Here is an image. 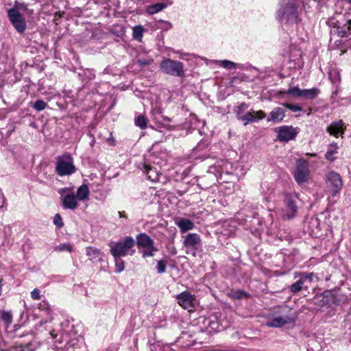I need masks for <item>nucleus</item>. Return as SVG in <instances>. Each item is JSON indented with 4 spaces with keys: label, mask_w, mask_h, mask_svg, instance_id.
Here are the masks:
<instances>
[{
    "label": "nucleus",
    "mask_w": 351,
    "mask_h": 351,
    "mask_svg": "<svg viewBox=\"0 0 351 351\" xmlns=\"http://www.w3.org/2000/svg\"><path fill=\"white\" fill-rule=\"evenodd\" d=\"M76 170L71 154L66 153L56 158V172L60 176H70Z\"/></svg>",
    "instance_id": "obj_3"
},
{
    "label": "nucleus",
    "mask_w": 351,
    "mask_h": 351,
    "mask_svg": "<svg viewBox=\"0 0 351 351\" xmlns=\"http://www.w3.org/2000/svg\"><path fill=\"white\" fill-rule=\"evenodd\" d=\"M320 90L317 88L303 89L302 97L307 99H313L319 94Z\"/></svg>",
    "instance_id": "obj_25"
},
{
    "label": "nucleus",
    "mask_w": 351,
    "mask_h": 351,
    "mask_svg": "<svg viewBox=\"0 0 351 351\" xmlns=\"http://www.w3.org/2000/svg\"><path fill=\"white\" fill-rule=\"evenodd\" d=\"M172 254H176V250H173V252H171Z\"/></svg>",
    "instance_id": "obj_50"
},
{
    "label": "nucleus",
    "mask_w": 351,
    "mask_h": 351,
    "mask_svg": "<svg viewBox=\"0 0 351 351\" xmlns=\"http://www.w3.org/2000/svg\"><path fill=\"white\" fill-rule=\"evenodd\" d=\"M287 323V320L286 317H276L271 319V320L268 321L266 323V325L268 327H273V328H278L281 327L283 325L286 324Z\"/></svg>",
    "instance_id": "obj_23"
},
{
    "label": "nucleus",
    "mask_w": 351,
    "mask_h": 351,
    "mask_svg": "<svg viewBox=\"0 0 351 351\" xmlns=\"http://www.w3.org/2000/svg\"><path fill=\"white\" fill-rule=\"evenodd\" d=\"M231 295L234 299H241L247 295V293L241 290L232 291Z\"/></svg>",
    "instance_id": "obj_41"
},
{
    "label": "nucleus",
    "mask_w": 351,
    "mask_h": 351,
    "mask_svg": "<svg viewBox=\"0 0 351 351\" xmlns=\"http://www.w3.org/2000/svg\"><path fill=\"white\" fill-rule=\"evenodd\" d=\"M338 147L336 143L330 144L328 148V150L325 154V157L328 160L330 161H334L336 158L334 156V155L337 152Z\"/></svg>",
    "instance_id": "obj_26"
},
{
    "label": "nucleus",
    "mask_w": 351,
    "mask_h": 351,
    "mask_svg": "<svg viewBox=\"0 0 351 351\" xmlns=\"http://www.w3.org/2000/svg\"><path fill=\"white\" fill-rule=\"evenodd\" d=\"M302 12L300 0H282L278 3L276 18L282 23L298 24L302 21Z\"/></svg>",
    "instance_id": "obj_1"
},
{
    "label": "nucleus",
    "mask_w": 351,
    "mask_h": 351,
    "mask_svg": "<svg viewBox=\"0 0 351 351\" xmlns=\"http://www.w3.org/2000/svg\"><path fill=\"white\" fill-rule=\"evenodd\" d=\"M154 60L152 59L145 60V59H138V63L141 67H145V66L150 65Z\"/></svg>",
    "instance_id": "obj_45"
},
{
    "label": "nucleus",
    "mask_w": 351,
    "mask_h": 351,
    "mask_svg": "<svg viewBox=\"0 0 351 351\" xmlns=\"http://www.w3.org/2000/svg\"><path fill=\"white\" fill-rule=\"evenodd\" d=\"M220 62L221 66L225 69H234L236 68V64L232 61L224 60L220 61Z\"/></svg>",
    "instance_id": "obj_36"
},
{
    "label": "nucleus",
    "mask_w": 351,
    "mask_h": 351,
    "mask_svg": "<svg viewBox=\"0 0 351 351\" xmlns=\"http://www.w3.org/2000/svg\"><path fill=\"white\" fill-rule=\"evenodd\" d=\"M167 263L164 260L158 261L156 265L157 272L163 274L166 271Z\"/></svg>",
    "instance_id": "obj_35"
},
{
    "label": "nucleus",
    "mask_w": 351,
    "mask_h": 351,
    "mask_svg": "<svg viewBox=\"0 0 351 351\" xmlns=\"http://www.w3.org/2000/svg\"><path fill=\"white\" fill-rule=\"evenodd\" d=\"M308 163L302 159L298 160L295 164L294 178L298 184L306 182L308 180Z\"/></svg>",
    "instance_id": "obj_8"
},
{
    "label": "nucleus",
    "mask_w": 351,
    "mask_h": 351,
    "mask_svg": "<svg viewBox=\"0 0 351 351\" xmlns=\"http://www.w3.org/2000/svg\"><path fill=\"white\" fill-rule=\"evenodd\" d=\"M134 252H135V250H131V253H130V254L133 255Z\"/></svg>",
    "instance_id": "obj_49"
},
{
    "label": "nucleus",
    "mask_w": 351,
    "mask_h": 351,
    "mask_svg": "<svg viewBox=\"0 0 351 351\" xmlns=\"http://www.w3.org/2000/svg\"><path fill=\"white\" fill-rule=\"evenodd\" d=\"M178 303L184 309L189 311L194 308L195 298L193 295L187 291H184L177 295Z\"/></svg>",
    "instance_id": "obj_12"
},
{
    "label": "nucleus",
    "mask_w": 351,
    "mask_h": 351,
    "mask_svg": "<svg viewBox=\"0 0 351 351\" xmlns=\"http://www.w3.org/2000/svg\"><path fill=\"white\" fill-rule=\"evenodd\" d=\"M343 125L342 121L334 122L331 125L327 128V132L331 135L337 136L340 132L341 134L343 133Z\"/></svg>",
    "instance_id": "obj_21"
},
{
    "label": "nucleus",
    "mask_w": 351,
    "mask_h": 351,
    "mask_svg": "<svg viewBox=\"0 0 351 351\" xmlns=\"http://www.w3.org/2000/svg\"><path fill=\"white\" fill-rule=\"evenodd\" d=\"M298 197L295 195H287L285 202V216L288 219L294 217L298 212Z\"/></svg>",
    "instance_id": "obj_10"
},
{
    "label": "nucleus",
    "mask_w": 351,
    "mask_h": 351,
    "mask_svg": "<svg viewBox=\"0 0 351 351\" xmlns=\"http://www.w3.org/2000/svg\"><path fill=\"white\" fill-rule=\"evenodd\" d=\"M86 254L89 257V259L92 261H102L103 255L102 252L94 247H87L86 248Z\"/></svg>",
    "instance_id": "obj_20"
},
{
    "label": "nucleus",
    "mask_w": 351,
    "mask_h": 351,
    "mask_svg": "<svg viewBox=\"0 0 351 351\" xmlns=\"http://www.w3.org/2000/svg\"><path fill=\"white\" fill-rule=\"evenodd\" d=\"M136 245L138 248H147L154 245V240L145 233L138 234L136 237Z\"/></svg>",
    "instance_id": "obj_16"
},
{
    "label": "nucleus",
    "mask_w": 351,
    "mask_h": 351,
    "mask_svg": "<svg viewBox=\"0 0 351 351\" xmlns=\"http://www.w3.org/2000/svg\"><path fill=\"white\" fill-rule=\"evenodd\" d=\"M77 199L73 194H67L62 199L64 209L75 210L78 207Z\"/></svg>",
    "instance_id": "obj_17"
},
{
    "label": "nucleus",
    "mask_w": 351,
    "mask_h": 351,
    "mask_svg": "<svg viewBox=\"0 0 351 351\" xmlns=\"http://www.w3.org/2000/svg\"><path fill=\"white\" fill-rule=\"evenodd\" d=\"M313 273L295 272L294 278L297 280L289 287L293 294H296L302 290H307L313 282Z\"/></svg>",
    "instance_id": "obj_4"
},
{
    "label": "nucleus",
    "mask_w": 351,
    "mask_h": 351,
    "mask_svg": "<svg viewBox=\"0 0 351 351\" xmlns=\"http://www.w3.org/2000/svg\"><path fill=\"white\" fill-rule=\"evenodd\" d=\"M134 245L135 241L130 236L124 237L120 241H111L109 243L110 252L114 258L125 256Z\"/></svg>",
    "instance_id": "obj_2"
},
{
    "label": "nucleus",
    "mask_w": 351,
    "mask_h": 351,
    "mask_svg": "<svg viewBox=\"0 0 351 351\" xmlns=\"http://www.w3.org/2000/svg\"><path fill=\"white\" fill-rule=\"evenodd\" d=\"M31 297L33 300H39L40 298V290L38 289H34L31 292Z\"/></svg>",
    "instance_id": "obj_46"
},
{
    "label": "nucleus",
    "mask_w": 351,
    "mask_h": 351,
    "mask_svg": "<svg viewBox=\"0 0 351 351\" xmlns=\"http://www.w3.org/2000/svg\"><path fill=\"white\" fill-rule=\"evenodd\" d=\"M325 180L329 193L332 197H335L343 187L341 176L338 173L330 171L326 174Z\"/></svg>",
    "instance_id": "obj_6"
},
{
    "label": "nucleus",
    "mask_w": 351,
    "mask_h": 351,
    "mask_svg": "<svg viewBox=\"0 0 351 351\" xmlns=\"http://www.w3.org/2000/svg\"><path fill=\"white\" fill-rule=\"evenodd\" d=\"M348 1H349V2L351 3V0H348Z\"/></svg>",
    "instance_id": "obj_53"
},
{
    "label": "nucleus",
    "mask_w": 351,
    "mask_h": 351,
    "mask_svg": "<svg viewBox=\"0 0 351 351\" xmlns=\"http://www.w3.org/2000/svg\"><path fill=\"white\" fill-rule=\"evenodd\" d=\"M8 16L16 30L20 34L24 33L27 25L22 14L16 9H10L8 10Z\"/></svg>",
    "instance_id": "obj_9"
},
{
    "label": "nucleus",
    "mask_w": 351,
    "mask_h": 351,
    "mask_svg": "<svg viewBox=\"0 0 351 351\" xmlns=\"http://www.w3.org/2000/svg\"><path fill=\"white\" fill-rule=\"evenodd\" d=\"M167 8V5L163 3H157L151 5H149L146 8V11L149 14H156Z\"/></svg>",
    "instance_id": "obj_24"
},
{
    "label": "nucleus",
    "mask_w": 351,
    "mask_h": 351,
    "mask_svg": "<svg viewBox=\"0 0 351 351\" xmlns=\"http://www.w3.org/2000/svg\"><path fill=\"white\" fill-rule=\"evenodd\" d=\"M330 296L331 297V299H333L334 297H333V295H332L330 293V292L329 291H325L324 295H322L321 297L322 298V299L321 300V301L322 302V303L324 304H329L330 302H332L334 304H336L335 301L334 300H332V301H331L328 297Z\"/></svg>",
    "instance_id": "obj_34"
},
{
    "label": "nucleus",
    "mask_w": 351,
    "mask_h": 351,
    "mask_svg": "<svg viewBox=\"0 0 351 351\" xmlns=\"http://www.w3.org/2000/svg\"><path fill=\"white\" fill-rule=\"evenodd\" d=\"M39 309L42 311H45L46 313L49 315L51 312V308L49 306V304L47 302L43 301L39 305Z\"/></svg>",
    "instance_id": "obj_42"
},
{
    "label": "nucleus",
    "mask_w": 351,
    "mask_h": 351,
    "mask_svg": "<svg viewBox=\"0 0 351 351\" xmlns=\"http://www.w3.org/2000/svg\"><path fill=\"white\" fill-rule=\"evenodd\" d=\"M298 133V131L296 128L292 126L284 125L279 128L278 138L281 142H288L291 140H293Z\"/></svg>",
    "instance_id": "obj_11"
},
{
    "label": "nucleus",
    "mask_w": 351,
    "mask_h": 351,
    "mask_svg": "<svg viewBox=\"0 0 351 351\" xmlns=\"http://www.w3.org/2000/svg\"><path fill=\"white\" fill-rule=\"evenodd\" d=\"M144 30V28L141 25L134 27L132 29L133 38L137 40H141Z\"/></svg>",
    "instance_id": "obj_27"
},
{
    "label": "nucleus",
    "mask_w": 351,
    "mask_h": 351,
    "mask_svg": "<svg viewBox=\"0 0 351 351\" xmlns=\"http://www.w3.org/2000/svg\"><path fill=\"white\" fill-rule=\"evenodd\" d=\"M90 191L86 184L81 185L77 190L75 197L77 200L84 201L88 199Z\"/></svg>",
    "instance_id": "obj_22"
},
{
    "label": "nucleus",
    "mask_w": 351,
    "mask_h": 351,
    "mask_svg": "<svg viewBox=\"0 0 351 351\" xmlns=\"http://www.w3.org/2000/svg\"><path fill=\"white\" fill-rule=\"evenodd\" d=\"M51 335L54 337L53 332H50Z\"/></svg>",
    "instance_id": "obj_52"
},
{
    "label": "nucleus",
    "mask_w": 351,
    "mask_h": 351,
    "mask_svg": "<svg viewBox=\"0 0 351 351\" xmlns=\"http://www.w3.org/2000/svg\"><path fill=\"white\" fill-rule=\"evenodd\" d=\"M121 258V257L114 258L116 273H121L125 269V262Z\"/></svg>",
    "instance_id": "obj_31"
},
{
    "label": "nucleus",
    "mask_w": 351,
    "mask_h": 351,
    "mask_svg": "<svg viewBox=\"0 0 351 351\" xmlns=\"http://www.w3.org/2000/svg\"><path fill=\"white\" fill-rule=\"evenodd\" d=\"M188 337V335H187L186 334L183 333V334L182 335V336L179 337V339H178V341H177V342L179 343V345H180V346H182V347H190V346H193V341H190L189 343H184L183 340H184L186 337Z\"/></svg>",
    "instance_id": "obj_37"
},
{
    "label": "nucleus",
    "mask_w": 351,
    "mask_h": 351,
    "mask_svg": "<svg viewBox=\"0 0 351 351\" xmlns=\"http://www.w3.org/2000/svg\"><path fill=\"white\" fill-rule=\"evenodd\" d=\"M1 318L5 322L8 324H10L12 322V315L10 312L8 311H3Z\"/></svg>",
    "instance_id": "obj_39"
},
{
    "label": "nucleus",
    "mask_w": 351,
    "mask_h": 351,
    "mask_svg": "<svg viewBox=\"0 0 351 351\" xmlns=\"http://www.w3.org/2000/svg\"><path fill=\"white\" fill-rule=\"evenodd\" d=\"M137 1H139V2H143V1H144V0H137Z\"/></svg>",
    "instance_id": "obj_51"
},
{
    "label": "nucleus",
    "mask_w": 351,
    "mask_h": 351,
    "mask_svg": "<svg viewBox=\"0 0 351 351\" xmlns=\"http://www.w3.org/2000/svg\"><path fill=\"white\" fill-rule=\"evenodd\" d=\"M159 350L175 351V350L172 348V346H171V345H165L162 347V348H160Z\"/></svg>",
    "instance_id": "obj_47"
},
{
    "label": "nucleus",
    "mask_w": 351,
    "mask_h": 351,
    "mask_svg": "<svg viewBox=\"0 0 351 351\" xmlns=\"http://www.w3.org/2000/svg\"><path fill=\"white\" fill-rule=\"evenodd\" d=\"M202 239L200 236L196 233H189L183 241V245L186 247L193 250H198L201 246Z\"/></svg>",
    "instance_id": "obj_14"
},
{
    "label": "nucleus",
    "mask_w": 351,
    "mask_h": 351,
    "mask_svg": "<svg viewBox=\"0 0 351 351\" xmlns=\"http://www.w3.org/2000/svg\"><path fill=\"white\" fill-rule=\"evenodd\" d=\"M265 117V113L263 110L256 112H248L245 114L239 116L238 119L243 121V125H247L250 123L255 122L258 120L263 119Z\"/></svg>",
    "instance_id": "obj_13"
},
{
    "label": "nucleus",
    "mask_w": 351,
    "mask_h": 351,
    "mask_svg": "<svg viewBox=\"0 0 351 351\" xmlns=\"http://www.w3.org/2000/svg\"><path fill=\"white\" fill-rule=\"evenodd\" d=\"M118 214H119V217H120L121 218V217H123V218H126V217H126V215H125V212H120V211H119V212H118Z\"/></svg>",
    "instance_id": "obj_48"
},
{
    "label": "nucleus",
    "mask_w": 351,
    "mask_h": 351,
    "mask_svg": "<svg viewBox=\"0 0 351 351\" xmlns=\"http://www.w3.org/2000/svg\"><path fill=\"white\" fill-rule=\"evenodd\" d=\"M143 171L146 174L147 180L156 182L160 180L161 173L156 167L152 166L149 164L145 162L143 165Z\"/></svg>",
    "instance_id": "obj_15"
},
{
    "label": "nucleus",
    "mask_w": 351,
    "mask_h": 351,
    "mask_svg": "<svg viewBox=\"0 0 351 351\" xmlns=\"http://www.w3.org/2000/svg\"><path fill=\"white\" fill-rule=\"evenodd\" d=\"M248 108V106L243 102L241 103L237 108V110H236V113H237V118L239 117V116H242L241 114L244 112V110L245 109H247Z\"/></svg>",
    "instance_id": "obj_43"
},
{
    "label": "nucleus",
    "mask_w": 351,
    "mask_h": 351,
    "mask_svg": "<svg viewBox=\"0 0 351 351\" xmlns=\"http://www.w3.org/2000/svg\"><path fill=\"white\" fill-rule=\"evenodd\" d=\"M135 125L143 130L147 128V121L146 118L141 114L137 116L134 119Z\"/></svg>",
    "instance_id": "obj_28"
},
{
    "label": "nucleus",
    "mask_w": 351,
    "mask_h": 351,
    "mask_svg": "<svg viewBox=\"0 0 351 351\" xmlns=\"http://www.w3.org/2000/svg\"><path fill=\"white\" fill-rule=\"evenodd\" d=\"M285 93L293 97H302L303 89H300L298 86H293L289 88Z\"/></svg>",
    "instance_id": "obj_29"
},
{
    "label": "nucleus",
    "mask_w": 351,
    "mask_h": 351,
    "mask_svg": "<svg viewBox=\"0 0 351 351\" xmlns=\"http://www.w3.org/2000/svg\"><path fill=\"white\" fill-rule=\"evenodd\" d=\"M73 250V247L70 243H62L55 247L54 250L57 252L67 251L71 252Z\"/></svg>",
    "instance_id": "obj_33"
},
{
    "label": "nucleus",
    "mask_w": 351,
    "mask_h": 351,
    "mask_svg": "<svg viewBox=\"0 0 351 351\" xmlns=\"http://www.w3.org/2000/svg\"><path fill=\"white\" fill-rule=\"evenodd\" d=\"M283 105L294 112H300L302 110V107L297 104H283Z\"/></svg>",
    "instance_id": "obj_40"
},
{
    "label": "nucleus",
    "mask_w": 351,
    "mask_h": 351,
    "mask_svg": "<svg viewBox=\"0 0 351 351\" xmlns=\"http://www.w3.org/2000/svg\"><path fill=\"white\" fill-rule=\"evenodd\" d=\"M329 23L333 25V34H337L340 38L348 37L351 36V18L343 16L342 20H333Z\"/></svg>",
    "instance_id": "obj_7"
},
{
    "label": "nucleus",
    "mask_w": 351,
    "mask_h": 351,
    "mask_svg": "<svg viewBox=\"0 0 351 351\" xmlns=\"http://www.w3.org/2000/svg\"><path fill=\"white\" fill-rule=\"evenodd\" d=\"M158 249L154 246V245L144 248V250L142 251V256L143 258L146 257H153L156 252H158Z\"/></svg>",
    "instance_id": "obj_30"
},
{
    "label": "nucleus",
    "mask_w": 351,
    "mask_h": 351,
    "mask_svg": "<svg viewBox=\"0 0 351 351\" xmlns=\"http://www.w3.org/2000/svg\"><path fill=\"white\" fill-rule=\"evenodd\" d=\"M47 104L42 99L36 100L32 105V107L37 111H41L46 108Z\"/></svg>",
    "instance_id": "obj_32"
},
{
    "label": "nucleus",
    "mask_w": 351,
    "mask_h": 351,
    "mask_svg": "<svg viewBox=\"0 0 351 351\" xmlns=\"http://www.w3.org/2000/svg\"><path fill=\"white\" fill-rule=\"evenodd\" d=\"M161 71L167 75L182 77L184 76V64L170 58L163 60L160 63Z\"/></svg>",
    "instance_id": "obj_5"
},
{
    "label": "nucleus",
    "mask_w": 351,
    "mask_h": 351,
    "mask_svg": "<svg viewBox=\"0 0 351 351\" xmlns=\"http://www.w3.org/2000/svg\"><path fill=\"white\" fill-rule=\"evenodd\" d=\"M285 110L281 108H274L270 112L269 117L267 119V121L268 122L280 123L283 120L285 116Z\"/></svg>",
    "instance_id": "obj_19"
},
{
    "label": "nucleus",
    "mask_w": 351,
    "mask_h": 351,
    "mask_svg": "<svg viewBox=\"0 0 351 351\" xmlns=\"http://www.w3.org/2000/svg\"><path fill=\"white\" fill-rule=\"evenodd\" d=\"M53 223L58 228L63 227L64 223L62 221V218L60 214L57 213L55 215V216L53 217Z\"/></svg>",
    "instance_id": "obj_38"
},
{
    "label": "nucleus",
    "mask_w": 351,
    "mask_h": 351,
    "mask_svg": "<svg viewBox=\"0 0 351 351\" xmlns=\"http://www.w3.org/2000/svg\"><path fill=\"white\" fill-rule=\"evenodd\" d=\"M12 9H16L18 11L19 10H23V11H27V5L23 3H19L18 1H16L14 7Z\"/></svg>",
    "instance_id": "obj_44"
},
{
    "label": "nucleus",
    "mask_w": 351,
    "mask_h": 351,
    "mask_svg": "<svg viewBox=\"0 0 351 351\" xmlns=\"http://www.w3.org/2000/svg\"><path fill=\"white\" fill-rule=\"evenodd\" d=\"M175 223L182 232H186L193 230L195 227L194 223L191 220L186 218H177L175 220Z\"/></svg>",
    "instance_id": "obj_18"
}]
</instances>
